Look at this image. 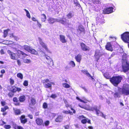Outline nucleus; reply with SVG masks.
<instances>
[{"instance_id": "1", "label": "nucleus", "mask_w": 129, "mask_h": 129, "mask_svg": "<svg viewBox=\"0 0 129 129\" xmlns=\"http://www.w3.org/2000/svg\"><path fill=\"white\" fill-rule=\"evenodd\" d=\"M7 90L10 91L8 94V96L10 98L12 97L14 95V93L17 91L19 92L21 91V89L15 86L8 85L7 87Z\"/></svg>"}, {"instance_id": "2", "label": "nucleus", "mask_w": 129, "mask_h": 129, "mask_svg": "<svg viewBox=\"0 0 129 129\" xmlns=\"http://www.w3.org/2000/svg\"><path fill=\"white\" fill-rule=\"evenodd\" d=\"M122 79V77L120 76H113L111 77L110 81L114 86L117 87Z\"/></svg>"}, {"instance_id": "3", "label": "nucleus", "mask_w": 129, "mask_h": 129, "mask_svg": "<svg viewBox=\"0 0 129 129\" xmlns=\"http://www.w3.org/2000/svg\"><path fill=\"white\" fill-rule=\"evenodd\" d=\"M36 124L39 126H47L49 124L50 122L48 120H46L44 122L43 119L41 118H37L35 120Z\"/></svg>"}, {"instance_id": "4", "label": "nucleus", "mask_w": 129, "mask_h": 129, "mask_svg": "<svg viewBox=\"0 0 129 129\" xmlns=\"http://www.w3.org/2000/svg\"><path fill=\"white\" fill-rule=\"evenodd\" d=\"M101 106L99 105L98 107L96 106H95L91 108V110L92 111L95 110V111L96 114L98 116L99 115V114H100V116L103 117L105 119H106V115H104L103 113L101 112L99 109H100Z\"/></svg>"}, {"instance_id": "5", "label": "nucleus", "mask_w": 129, "mask_h": 129, "mask_svg": "<svg viewBox=\"0 0 129 129\" xmlns=\"http://www.w3.org/2000/svg\"><path fill=\"white\" fill-rule=\"evenodd\" d=\"M23 48L25 50L31 54L36 55H38L39 54L38 52L35 49L27 45H25L23 46Z\"/></svg>"}, {"instance_id": "6", "label": "nucleus", "mask_w": 129, "mask_h": 129, "mask_svg": "<svg viewBox=\"0 0 129 129\" xmlns=\"http://www.w3.org/2000/svg\"><path fill=\"white\" fill-rule=\"evenodd\" d=\"M76 98L77 100L84 103V104H79L78 105V106L79 107L86 110H88L89 109V106L88 105L86 104V102L80 99L77 96Z\"/></svg>"}, {"instance_id": "7", "label": "nucleus", "mask_w": 129, "mask_h": 129, "mask_svg": "<svg viewBox=\"0 0 129 129\" xmlns=\"http://www.w3.org/2000/svg\"><path fill=\"white\" fill-rule=\"evenodd\" d=\"M121 38L124 43L129 44V32H126L122 34Z\"/></svg>"}, {"instance_id": "8", "label": "nucleus", "mask_w": 129, "mask_h": 129, "mask_svg": "<svg viewBox=\"0 0 129 129\" xmlns=\"http://www.w3.org/2000/svg\"><path fill=\"white\" fill-rule=\"evenodd\" d=\"M122 60H123L122 61L123 64L122 67L123 71L124 72H125L129 70V63L127 62L126 58L124 59L123 58Z\"/></svg>"}, {"instance_id": "9", "label": "nucleus", "mask_w": 129, "mask_h": 129, "mask_svg": "<svg viewBox=\"0 0 129 129\" xmlns=\"http://www.w3.org/2000/svg\"><path fill=\"white\" fill-rule=\"evenodd\" d=\"M122 93L126 95H129V85L124 86L122 89Z\"/></svg>"}, {"instance_id": "10", "label": "nucleus", "mask_w": 129, "mask_h": 129, "mask_svg": "<svg viewBox=\"0 0 129 129\" xmlns=\"http://www.w3.org/2000/svg\"><path fill=\"white\" fill-rule=\"evenodd\" d=\"M81 49L83 51H89L90 50L89 48L84 43L81 42L80 44Z\"/></svg>"}, {"instance_id": "11", "label": "nucleus", "mask_w": 129, "mask_h": 129, "mask_svg": "<svg viewBox=\"0 0 129 129\" xmlns=\"http://www.w3.org/2000/svg\"><path fill=\"white\" fill-rule=\"evenodd\" d=\"M101 55L100 50H96L94 56L96 61H98Z\"/></svg>"}, {"instance_id": "12", "label": "nucleus", "mask_w": 129, "mask_h": 129, "mask_svg": "<svg viewBox=\"0 0 129 129\" xmlns=\"http://www.w3.org/2000/svg\"><path fill=\"white\" fill-rule=\"evenodd\" d=\"M113 9L112 7L107 8L104 9L103 12L105 14H109L113 12Z\"/></svg>"}, {"instance_id": "13", "label": "nucleus", "mask_w": 129, "mask_h": 129, "mask_svg": "<svg viewBox=\"0 0 129 129\" xmlns=\"http://www.w3.org/2000/svg\"><path fill=\"white\" fill-rule=\"evenodd\" d=\"M19 119L21 123L22 124H24L27 122V119L25 118L24 115H22L20 117Z\"/></svg>"}, {"instance_id": "14", "label": "nucleus", "mask_w": 129, "mask_h": 129, "mask_svg": "<svg viewBox=\"0 0 129 129\" xmlns=\"http://www.w3.org/2000/svg\"><path fill=\"white\" fill-rule=\"evenodd\" d=\"M38 39L39 41V43L43 48L45 49L46 51H48V49L47 46L45 43L43 42L42 39L40 37H39Z\"/></svg>"}, {"instance_id": "15", "label": "nucleus", "mask_w": 129, "mask_h": 129, "mask_svg": "<svg viewBox=\"0 0 129 129\" xmlns=\"http://www.w3.org/2000/svg\"><path fill=\"white\" fill-rule=\"evenodd\" d=\"M105 48L107 50L110 51H112L113 50L112 45L110 42H108L106 45Z\"/></svg>"}, {"instance_id": "16", "label": "nucleus", "mask_w": 129, "mask_h": 129, "mask_svg": "<svg viewBox=\"0 0 129 129\" xmlns=\"http://www.w3.org/2000/svg\"><path fill=\"white\" fill-rule=\"evenodd\" d=\"M104 20L103 18L97 17L96 20V22L97 24H102L104 23Z\"/></svg>"}, {"instance_id": "17", "label": "nucleus", "mask_w": 129, "mask_h": 129, "mask_svg": "<svg viewBox=\"0 0 129 129\" xmlns=\"http://www.w3.org/2000/svg\"><path fill=\"white\" fill-rule=\"evenodd\" d=\"M9 55L11 59L14 60H16L17 59L18 55L17 53H14L10 52Z\"/></svg>"}, {"instance_id": "18", "label": "nucleus", "mask_w": 129, "mask_h": 129, "mask_svg": "<svg viewBox=\"0 0 129 129\" xmlns=\"http://www.w3.org/2000/svg\"><path fill=\"white\" fill-rule=\"evenodd\" d=\"M57 21L59 22L63 25H66L67 23V19L65 18H62L60 20H57Z\"/></svg>"}, {"instance_id": "19", "label": "nucleus", "mask_w": 129, "mask_h": 129, "mask_svg": "<svg viewBox=\"0 0 129 129\" xmlns=\"http://www.w3.org/2000/svg\"><path fill=\"white\" fill-rule=\"evenodd\" d=\"M75 58L77 62L80 63L82 59V55L78 54L75 56Z\"/></svg>"}, {"instance_id": "20", "label": "nucleus", "mask_w": 129, "mask_h": 129, "mask_svg": "<svg viewBox=\"0 0 129 129\" xmlns=\"http://www.w3.org/2000/svg\"><path fill=\"white\" fill-rule=\"evenodd\" d=\"M59 39L61 42L62 43H65L67 42V40L65 39V36L62 35H59Z\"/></svg>"}, {"instance_id": "21", "label": "nucleus", "mask_w": 129, "mask_h": 129, "mask_svg": "<svg viewBox=\"0 0 129 129\" xmlns=\"http://www.w3.org/2000/svg\"><path fill=\"white\" fill-rule=\"evenodd\" d=\"M77 31L79 34H81L83 32L84 33L85 32L84 28L80 26H78V28L77 29Z\"/></svg>"}, {"instance_id": "22", "label": "nucleus", "mask_w": 129, "mask_h": 129, "mask_svg": "<svg viewBox=\"0 0 129 129\" xmlns=\"http://www.w3.org/2000/svg\"><path fill=\"white\" fill-rule=\"evenodd\" d=\"M63 116L61 115H58L55 119V121L56 122H61L63 119Z\"/></svg>"}, {"instance_id": "23", "label": "nucleus", "mask_w": 129, "mask_h": 129, "mask_svg": "<svg viewBox=\"0 0 129 129\" xmlns=\"http://www.w3.org/2000/svg\"><path fill=\"white\" fill-rule=\"evenodd\" d=\"M57 19H55L52 17H50L48 18V21L49 23L52 24L57 21Z\"/></svg>"}, {"instance_id": "24", "label": "nucleus", "mask_w": 129, "mask_h": 129, "mask_svg": "<svg viewBox=\"0 0 129 129\" xmlns=\"http://www.w3.org/2000/svg\"><path fill=\"white\" fill-rule=\"evenodd\" d=\"M25 96L24 95H20L19 98V100L20 102L22 103L24 102L25 100Z\"/></svg>"}, {"instance_id": "25", "label": "nucleus", "mask_w": 129, "mask_h": 129, "mask_svg": "<svg viewBox=\"0 0 129 129\" xmlns=\"http://www.w3.org/2000/svg\"><path fill=\"white\" fill-rule=\"evenodd\" d=\"M13 100L14 102L16 103L14 104L15 106H19L20 105V104L19 102L18 101L16 97H15L13 98Z\"/></svg>"}, {"instance_id": "26", "label": "nucleus", "mask_w": 129, "mask_h": 129, "mask_svg": "<svg viewBox=\"0 0 129 129\" xmlns=\"http://www.w3.org/2000/svg\"><path fill=\"white\" fill-rule=\"evenodd\" d=\"M103 75L106 79H109V81H110V79L111 78L108 72H105L104 74Z\"/></svg>"}, {"instance_id": "27", "label": "nucleus", "mask_w": 129, "mask_h": 129, "mask_svg": "<svg viewBox=\"0 0 129 129\" xmlns=\"http://www.w3.org/2000/svg\"><path fill=\"white\" fill-rule=\"evenodd\" d=\"M81 72L83 74H85L87 76L90 77L92 79H93V78L92 76H91L90 75L89 73L87 70H82L81 71Z\"/></svg>"}, {"instance_id": "28", "label": "nucleus", "mask_w": 129, "mask_h": 129, "mask_svg": "<svg viewBox=\"0 0 129 129\" xmlns=\"http://www.w3.org/2000/svg\"><path fill=\"white\" fill-rule=\"evenodd\" d=\"M17 52L20 55H22L23 56V57H25L28 55L27 54L25 53L24 52L20 50H18Z\"/></svg>"}, {"instance_id": "29", "label": "nucleus", "mask_w": 129, "mask_h": 129, "mask_svg": "<svg viewBox=\"0 0 129 129\" xmlns=\"http://www.w3.org/2000/svg\"><path fill=\"white\" fill-rule=\"evenodd\" d=\"M10 30L9 29H7L4 30L3 37L4 38H6L8 35V32Z\"/></svg>"}, {"instance_id": "30", "label": "nucleus", "mask_w": 129, "mask_h": 129, "mask_svg": "<svg viewBox=\"0 0 129 129\" xmlns=\"http://www.w3.org/2000/svg\"><path fill=\"white\" fill-rule=\"evenodd\" d=\"M45 56L46 57V58L48 60V61L47 62L48 64H50L51 62H53V61L51 59L49 56L45 55Z\"/></svg>"}, {"instance_id": "31", "label": "nucleus", "mask_w": 129, "mask_h": 129, "mask_svg": "<svg viewBox=\"0 0 129 129\" xmlns=\"http://www.w3.org/2000/svg\"><path fill=\"white\" fill-rule=\"evenodd\" d=\"M43 84L46 88H51L52 87V84L51 83H43Z\"/></svg>"}, {"instance_id": "32", "label": "nucleus", "mask_w": 129, "mask_h": 129, "mask_svg": "<svg viewBox=\"0 0 129 129\" xmlns=\"http://www.w3.org/2000/svg\"><path fill=\"white\" fill-rule=\"evenodd\" d=\"M15 114L16 115H18L21 114V111L19 109H16L14 110Z\"/></svg>"}, {"instance_id": "33", "label": "nucleus", "mask_w": 129, "mask_h": 129, "mask_svg": "<svg viewBox=\"0 0 129 129\" xmlns=\"http://www.w3.org/2000/svg\"><path fill=\"white\" fill-rule=\"evenodd\" d=\"M74 16V14L71 12H70L68 14H67L66 16L67 18L69 19H70L73 17Z\"/></svg>"}, {"instance_id": "34", "label": "nucleus", "mask_w": 129, "mask_h": 129, "mask_svg": "<svg viewBox=\"0 0 129 129\" xmlns=\"http://www.w3.org/2000/svg\"><path fill=\"white\" fill-rule=\"evenodd\" d=\"M41 16H42L41 18V20L43 22H45L46 19V17L45 14H43L41 15Z\"/></svg>"}, {"instance_id": "35", "label": "nucleus", "mask_w": 129, "mask_h": 129, "mask_svg": "<svg viewBox=\"0 0 129 129\" xmlns=\"http://www.w3.org/2000/svg\"><path fill=\"white\" fill-rule=\"evenodd\" d=\"M8 109V107L7 106H6L4 107L1 108V111L2 112H5L7 109Z\"/></svg>"}, {"instance_id": "36", "label": "nucleus", "mask_w": 129, "mask_h": 129, "mask_svg": "<svg viewBox=\"0 0 129 129\" xmlns=\"http://www.w3.org/2000/svg\"><path fill=\"white\" fill-rule=\"evenodd\" d=\"M63 87L66 88H69L70 87V86L68 83H63L62 84Z\"/></svg>"}, {"instance_id": "37", "label": "nucleus", "mask_w": 129, "mask_h": 129, "mask_svg": "<svg viewBox=\"0 0 129 129\" xmlns=\"http://www.w3.org/2000/svg\"><path fill=\"white\" fill-rule=\"evenodd\" d=\"M62 112L64 113H65L67 114H70L71 115H72L73 114V113L72 112H71L69 110L68 111H63Z\"/></svg>"}, {"instance_id": "38", "label": "nucleus", "mask_w": 129, "mask_h": 129, "mask_svg": "<svg viewBox=\"0 0 129 129\" xmlns=\"http://www.w3.org/2000/svg\"><path fill=\"white\" fill-rule=\"evenodd\" d=\"M24 10L26 12L27 17L29 18H30L31 17L28 11L25 9H24Z\"/></svg>"}, {"instance_id": "39", "label": "nucleus", "mask_w": 129, "mask_h": 129, "mask_svg": "<svg viewBox=\"0 0 129 129\" xmlns=\"http://www.w3.org/2000/svg\"><path fill=\"white\" fill-rule=\"evenodd\" d=\"M70 65L73 67H74L75 66V64L74 62L73 61H71L69 63Z\"/></svg>"}, {"instance_id": "40", "label": "nucleus", "mask_w": 129, "mask_h": 129, "mask_svg": "<svg viewBox=\"0 0 129 129\" xmlns=\"http://www.w3.org/2000/svg\"><path fill=\"white\" fill-rule=\"evenodd\" d=\"M17 76L21 79H22L23 78V75L21 73H18L17 74Z\"/></svg>"}, {"instance_id": "41", "label": "nucleus", "mask_w": 129, "mask_h": 129, "mask_svg": "<svg viewBox=\"0 0 129 129\" xmlns=\"http://www.w3.org/2000/svg\"><path fill=\"white\" fill-rule=\"evenodd\" d=\"M31 104L34 105L36 103V102L35 99L34 98H32L31 100Z\"/></svg>"}, {"instance_id": "42", "label": "nucleus", "mask_w": 129, "mask_h": 129, "mask_svg": "<svg viewBox=\"0 0 129 129\" xmlns=\"http://www.w3.org/2000/svg\"><path fill=\"white\" fill-rule=\"evenodd\" d=\"M43 108L46 109L48 108V105L47 104L46 102H44L43 103L42 106Z\"/></svg>"}, {"instance_id": "43", "label": "nucleus", "mask_w": 129, "mask_h": 129, "mask_svg": "<svg viewBox=\"0 0 129 129\" xmlns=\"http://www.w3.org/2000/svg\"><path fill=\"white\" fill-rule=\"evenodd\" d=\"M93 3L95 4H101V2L99 0H94L93 1Z\"/></svg>"}, {"instance_id": "44", "label": "nucleus", "mask_w": 129, "mask_h": 129, "mask_svg": "<svg viewBox=\"0 0 129 129\" xmlns=\"http://www.w3.org/2000/svg\"><path fill=\"white\" fill-rule=\"evenodd\" d=\"M23 62L25 63H30L31 62V60L29 59H26L24 60Z\"/></svg>"}, {"instance_id": "45", "label": "nucleus", "mask_w": 129, "mask_h": 129, "mask_svg": "<svg viewBox=\"0 0 129 129\" xmlns=\"http://www.w3.org/2000/svg\"><path fill=\"white\" fill-rule=\"evenodd\" d=\"M4 127L6 129H10L11 128V126L9 125H4Z\"/></svg>"}, {"instance_id": "46", "label": "nucleus", "mask_w": 129, "mask_h": 129, "mask_svg": "<svg viewBox=\"0 0 129 129\" xmlns=\"http://www.w3.org/2000/svg\"><path fill=\"white\" fill-rule=\"evenodd\" d=\"M57 97V96L56 94H52L50 96V97L53 99H55Z\"/></svg>"}, {"instance_id": "47", "label": "nucleus", "mask_w": 129, "mask_h": 129, "mask_svg": "<svg viewBox=\"0 0 129 129\" xmlns=\"http://www.w3.org/2000/svg\"><path fill=\"white\" fill-rule=\"evenodd\" d=\"M23 85L25 86H27L28 85V81L27 80H25L24 81L23 83Z\"/></svg>"}, {"instance_id": "48", "label": "nucleus", "mask_w": 129, "mask_h": 129, "mask_svg": "<svg viewBox=\"0 0 129 129\" xmlns=\"http://www.w3.org/2000/svg\"><path fill=\"white\" fill-rule=\"evenodd\" d=\"M10 84L11 85H13L14 82V81L13 79H12V78H10Z\"/></svg>"}, {"instance_id": "49", "label": "nucleus", "mask_w": 129, "mask_h": 129, "mask_svg": "<svg viewBox=\"0 0 129 129\" xmlns=\"http://www.w3.org/2000/svg\"><path fill=\"white\" fill-rule=\"evenodd\" d=\"M81 122L83 124H85L87 122V119H84L82 120L81 121Z\"/></svg>"}, {"instance_id": "50", "label": "nucleus", "mask_w": 129, "mask_h": 129, "mask_svg": "<svg viewBox=\"0 0 129 129\" xmlns=\"http://www.w3.org/2000/svg\"><path fill=\"white\" fill-rule=\"evenodd\" d=\"M74 4H75V6H77L79 8H80L81 7V6L79 2L77 3Z\"/></svg>"}, {"instance_id": "51", "label": "nucleus", "mask_w": 129, "mask_h": 129, "mask_svg": "<svg viewBox=\"0 0 129 129\" xmlns=\"http://www.w3.org/2000/svg\"><path fill=\"white\" fill-rule=\"evenodd\" d=\"M49 82V80L48 79H44L43 80V83H47L48 82Z\"/></svg>"}, {"instance_id": "52", "label": "nucleus", "mask_w": 129, "mask_h": 129, "mask_svg": "<svg viewBox=\"0 0 129 129\" xmlns=\"http://www.w3.org/2000/svg\"><path fill=\"white\" fill-rule=\"evenodd\" d=\"M64 127L65 129H69L70 127L69 125H64Z\"/></svg>"}, {"instance_id": "53", "label": "nucleus", "mask_w": 129, "mask_h": 129, "mask_svg": "<svg viewBox=\"0 0 129 129\" xmlns=\"http://www.w3.org/2000/svg\"><path fill=\"white\" fill-rule=\"evenodd\" d=\"M65 107L67 108L68 107H70V108L72 107L71 105H70L68 103H66L65 105Z\"/></svg>"}, {"instance_id": "54", "label": "nucleus", "mask_w": 129, "mask_h": 129, "mask_svg": "<svg viewBox=\"0 0 129 129\" xmlns=\"http://www.w3.org/2000/svg\"><path fill=\"white\" fill-rule=\"evenodd\" d=\"M31 19L33 21H37V23H38V21L36 19V18L34 17H32Z\"/></svg>"}, {"instance_id": "55", "label": "nucleus", "mask_w": 129, "mask_h": 129, "mask_svg": "<svg viewBox=\"0 0 129 129\" xmlns=\"http://www.w3.org/2000/svg\"><path fill=\"white\" fill-rule=\"evenodd\" d=\"M17 62L19 66L21 65V62L20 61L19 59H18L17 60Z\"/></svg>"}, {"instance_id": "56", "label": "nucleus", "mask_w": 129, "mask_h": 129, "mask_svg": "<svg viewBox=\"0 0 129 129\" xmlns=\"http://www.w3.org/2000/svg\"><path fill=\"white\" fill-rule=\"evenodd\" d=\"M119 95L118 92H116L114 94V96L115 97H118Z\"/></svg>"}, {"instance_id": "57", "label": "nucleus", "mask_w": 129, "mask_h": 129, "mask_svg": "<svg viewBox=\"0 0 129 129\" xmlns=\"http://www.w3.org/2000/svg\"><path fill=\"white\" fill-rule=\"evenodd\" d=\"M17 129H24L22 126L20 125H17Z\"/></svg>"}, {"instance_id": "58", "label": "nucleus", "mask_w": 129, "mask_h": 129, "mask_svg": "<svg viewBox=\"0 0 129 129\" xmlns=\"http://www.w3.org/2000/svg\"><path fill=\"white\" fill-rule=\"evenodd\" d=\"M79 118V119L84 118H85L86 117H85L83 115H81V116H80L78 117Z\"/></svg>"}, {"instance_id": "59", "label": "nucleus", "mask_w": 129, "mask_h": 129, "mask_svg": "<svg viewBox=\"0 0 129 129\" xmlns=\"http://www.w3.org/2000/svg\"><path fill=\"white\" fill-rule=\"evenodd\" d=\"M28 116L31 119H32L33 118V116L31 114L28 115Z\"/></svg>"}, {"instance_id": "60", "label": "nucleus", "mask_w": 129, "mask_h": 129, "mask_svg": "<svg viewBox=\"0 0 129 129\" xmlns=\"http://www.w3.org/2000/svg\"><path fill=\"white\" fill-rule=\"evenodd\" d=\"M1 104L2 106H4L5 105L6 103L5 101H2Z\"/></svg>"}, {"instance_id": "61", "label": "nucleus", "mask_w": 129, "mask_h": 129, "mask_svg": "<svg viewBox=\"0 0 129 129\" xmlns=\"http://www.w3.org/2000/svg\"><path fill=\"white\" fill-rule=\"evenodd\" d=\"M1 72L2 74H4L5 73V71L4 69H2L1 70Z\"/></svg>"}, {"instance_id": "62", "label": "nucleus", "mask_w": 129, "mask_h": 129, "mask_svg": "<svg viewBox=\"0 0 129 129\" xmlns=\"http://www.w3.org/2000/svg\"><path fill=\"white\" fill-rule=\"evenodd\" d=\"M70 108H71V110L73 111V112H72L73 114V113H74V114L75 113H76V111H75V110L74 109H73L72 107H71Z\"/></svg>"}, {"instance_id": "63", "label": "nucleus", "mask_w": 129, "mask_h": 129, "mask_svg": "<svg viewBox=\"0 0 129 129\" xmlns=\"http://www.w3.org/2000/svg\"><path fill=\"white\" fill-rule=\"evenodd\" d=\"M2 123L1 124V126H3L4 124H5L6 123V122H5L3 121H2Z\"/></svg>"}, {"instance_id": "64", "label": "nucleus", "mask_w": 129, "mask_h": 129, "mask_svg": "<svg viewBox=\"0 0 129 129\" xmlns=\"http://www.w3.org/2000/svg\"><path fill=\"white\" fill-rule=\"evenodd\" d=\"M0 52H1V53L2 54H4L5 53H4V50L3 49H2L1 50V51H0Z\"/></svg>"}]
</instances>
